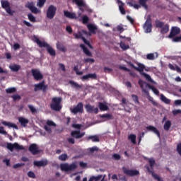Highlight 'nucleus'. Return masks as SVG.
Segmentation results:
<instances>
[{
	"label": "nucleus",
	"mask_w": 181,
	"mask_h": 181,
	"mask_svg": "<svg viewBox=\"0 0 181 181\" xmlns=\"http://www.w3.org/2000/svg\"><path fill=\"white\" fill-rule=\"evenodd\" d=\"M62 100V99L61 97L52 98V103L50 105L51 109L53 111L60 112L62 108V106L61 105Z\"/></svg>",
	"instance_id": "1"
},
{
	"label": "nucleus",
	"mask_w": 181,
	"mask_h": 181,
	"mask_svg": "<svg viewBox=\"0 0 181 181\" xmlns=\"http://www.w3.org/2000/svg\"><path fill=\"white\" fill-rule=\"evenodd\" d=\"M148 163L150 165V168L149 167L146 168L147 172H148L150 174L152 175V177H153V179L158 180V181H163V180H162V178L160 177V175H158L157 174H156L153 171V169L154 168V165L156 163V161L154 160V158H149L148 160Z\"/></svg>",
	"instance_id": "2"
},
{
	"label": "nucleus",
	"mask_w": 181,
	"mask_h": 181,
	"mask_svg": "<svg viewBox=\"0 0 181 181\" xmlns=\"http://www.w3.org/2000/svg\"><path fill=\"white\" fill-rule=\"evenodd\" d=\"M155 23H156V28L161 29L160 33H162V35H165V33H168V32H169L168 24H165V23L159 20H156Z\"/></svg>",
	"instance_id": "3"
},
{
	"label": "nucleus",
	"mask_w": 181,
	"mask_h": 181,
	"mask_svg": "<svg viewBox=\"0 0 181 181\" xmlns=\"http://www.w3.org/2000/svg\"><path fill=\"white\" fill-rule=\"evenodd\" d=\"M61 168L62 171L64 172H72L74 171L76 168H78V165L76 163L69 164V163H62L61 165H59Z\"/></svg>",
	"instance_id": "4"
},
{
	"label": "nucleus",
	"mask_w": 181,
	"mask_h": 181,
	"mask_svg": "<svg viewBox=\"0 0 181 181\" xmlns=\"http://www.w3.org/2000/svg\"><path fill=\"white\" fill-rule=\"evenodd\" d=\"M143 28L146 33H151L152 32V18H151V15L147 16Z\"/></svg>",
	"instance_id": "5"
},
{
	"label": "nucleus",
	"mask_w": 181,
	"mask_h": 181,
	"mask_svg": "<svg viewBox=\"0 0 181 181\" xmlns=\"http://www.w3.org/2000/svg\"><path fill=\"white\" fill-rule=\"evenodd\" d=\"M6 148L11 152L13 151V149H16L17 151H24L25 150V148L23 147V146L20 145L18 143H14L13 144H12L11 143H8V144H7Z\"/></svg>",
	"instance_id": "6"
},
{
	"label": "nucleus",
	"mask_w": 181,
	"mask_h": 181,
	"mask_svg": "<svg viewBox=\"0 0 181 181\" xmlns=\"http://www.w3.org/2000/svg\"><path fill=\"white\" fill-rule=\"evenodd\" d=\"M146 2H148V0H139V4H132V2H129V6H133L135 9H139L141 8V6L146 8L148 9V5L146 4Z\"/></svg>",
	"instance_id": "7"
},
{
	"label": "nucleus",
	"mask_w": 181,
	"mask_h": 181,
	"mask_svg": "<svg viewBox=\"0 0 181 181\" xmlns=\"http://www.w3.org/2000/svg\"><path fill=\"white\" fill-rule=\"evenodd\" d=\"M56 11H57L56 6L53 5L49 6L47 11V18H48V19H53L56 15Z\"/></svg>",
	"instance_id": "8"
},
{
	"label": "nucleus",
	"mask_w": 181,
	"mask_h": 181,
	"mask_svg": "<svg viewBox=\"0 0 181 181\" xmlns=\"http://www.w3.org/2000/svg\"><path fill=\"white\" fill-rule=\"evenodd\" d=\"M71 112H72L74 115L76 114H82L84 112V110L83 109V103H78V104L76 105V107H74L73 109H70Z\"/></svg>",
	"instance_id": "9"
},
{
	"label": "nucleus",
	"mask_w": 181,
	"mask_h": 181,
	"mask_svg": "<svg viewBox=\"0 0 181 181\" xmlns=\"http://www.w3.org/2000/svg\"><path fill=\"white\" fill-rule=\"evenodd\" d=\"M138 84H139L141 91H143V93H148V91L146 90L147 88H151V86H153L141 79H139V81H138Z\"/></svg>",
	"instance_id": "10"
},
{
	"label": "nucleus",
	"mask_w": 181,
	"mask_h": 181,
	"mask_svg": "<svg viewBox=\"0 0 181 181\" xmlns=\"http://www.w3.org/2000/svg\"><path fill=\"white\" fill-rule=\"evenodd\" d=\"M123 173L126 174L129 177H135L139 175V171L136 170H129L123 168Z\"/></svg>",
	"instance_id": "11"
},
{
	"label": "nucleus",
	"mask_w": 181,
	"mask_h": 181,
	"mask_svg": "<svg viewBox=\"0 0 181 181\" xmlns=\"http://www.w3.org/2000/svg\"><path fill=\"white\" fill-rule=\"evenodd\" d=\"M81 80L82 81H88L90 80H97V74H88L86 75H83L81 77Z\"/></svg>",
	"instance_id": "12"
},
{
	"label": "nucleus",
	"mask_w": 181,
	"mask_h": 181,
	"mask_svg": "<svg viewBox=\"0 0 181 181\" xmlns=\"http://www.w3.org/2000/svg\"><path fill=\"white\" fill-rule=\"evenodd\" d=\"M85 109L89 114H98L99 112V109H98V107H94V106L90 104L86 105Z\"/></svg>",
	"instance_id": "13"
},
{
	"label": "nucleus",
	"mask_w": 181,
	"mask_h": 181,
	"mask_svg": "<svg viewBox=\"0 0 181 181\" xmlns=\"http://www.w3.org/2000/svg\"><path fill=\"white\" fill-rule=\"evenodd\" d=\"M85 136V132H80V130H74L71 132V136L75 139H80Z\"/></svg>",
	"instance_id": "14"
},
{
	"label": "nucleus",
	"mask_w": 181,
	"mask_h": 181,
	"mask_svg": "<svg viewBox=\"0 0 181 181\" xmlns=\"http://www.w3.org/2000/svg\"><path fill=\"white\" fill-rule=\"evenodd\" d=\"M135 70L139 71L140 74L143 76L144 78H146V81H148L152 83H155L154 81L152 80L151 76L149 74H147L145 72H144V69H136Z\"/></svg>",
	"instance_id": "15"
},
{
	"label": "nucleus",
	"mask_w": 181,
	"mask_h": 181,
	"mask_svg": "<svg viewBox=\"0 0 181 181\" xmlns=\"http://www.w3.org/2000/svg\"><path fill=\"white\" fill-rule=\"evenodd\" d=\"M31 73L33 74V76L34 77V79L37 81H39L43 78L42 74L37 69H33L31 70Z\"/></svg>",
	"instance_id": "16"
},
{
	"label": "nucleus",
	"mask_w": 181,
	"mask_h": 181,
	"mask_svg": "<svg viewBox=\"0 0 181 181\" xmlns=\"http://www.w3.org/2000/svg\"><path fill=\"white\" fill-rule=\"evenodd\" d=\"M57 127V124L54 123L52 120H47L46 122V132L51 133L52 132V128Z\"/></svg>",
	"instance_id": "17"
},
{
	"label": "nucleus",
	"mask_w": 181,
	"mask_h": 181,
	"mask_svg": "<svg viewBox=\"0 0 181 181\" xmlns=\"http://www.w3.org/2000/svg\"><path fill=\"white\" fill-rule=\"evenodd\" d=\"M28 151H30V152L33 153V156L38 154L40 152L38 146H37L36 144H30V147H28Z\"/></svg>",
	"instance_id": "18"
},
{
	"label": "nucleus",
	"mask_w": 181,
	"mask_h": 181,
	"mask_svg": "<svg viewBox=\"0 0 181 181\" xmlns=\"http://www.w3.org/2000/svg\"><path fill=\"white\" fill-rule=\"evenodd\" d=\"M25 8H28V9H30V11H31L33 13H39V10L37 9V8L35 7V4H33V2H28L25 4Z\"/></svg>",
	"instance_id": "19"
},
{
	"label": "nucleus",
	"mask_w": 181,
	"mask_h": 181,
	"mask_svg": "<svg viewBox=\"0 0 181 181\" xmlns=\"http://www.w3.org/2000/svg\"><path fill=\"white\" fill-rule=\"evenodd\" d=\"M179 33H180V28L178 27H173L168 37L172 39V37H175V36H176V35H179Z\"/></svg>",
	"instance_id": "20"
},
{
	"label": "nucleus",
	"mask_w": 181,
	"mask_h": 181,
	"mask_svg": "<svg viewBox=\"0 0 181 181\" xmlns=\"http://www.w3.org/2000/svg\"><path fill=\"white\" fill-rule=\"evenodd\" d=\"M46 86L45 85V81L40 82V83H36L34 85V91L37 92L38 90H45Z\"/></svg>",
	"instance_id": "21"
},
{
	"label": "nucleus",
	"mask_w": 181,
	"mask_h": 181,
	"mask_svg": "<svg viewBox=\"0 0 181 181\" xmlns=\"http://www.w3.org/2000/svg\"><path fill=\"white\" fill-rule=\"evenodd\" d=\"M64 15L66 18H68L69 19H77V16L75 13H71L69 11H64Z\"/></svg>",
	"instance_id": "22"
},
{
	"label": "nucleus",
	"mask_w": 181,
	"mask_h": 181,
	"mask_svg": "<svg viewBox=\"0 0 181 181\" xmlns=\"http://www.w3.org/2000/svg\"><path fill=\"white\" fill-rule=\"evenodd\" d=\"M18 122L23 127L26 128L28 124H29V119L24 118L23 117H18Z\"/></svg>",
	"instance_id": "23"
},
{
	"label": "nucleus",
	"mask_w": 181,
	"mask_h": 181,
	"mask_svg": "<svg viewBox=\"0 0 181 181\" xmlns=\"http://www.w3.org/2000/svg\"><path fill=\"white\" fill-rule=\"evenodd\" d=\"M46 49L47 53L52 57H56V50L53 49L49 44H46Z\"/></svg>",
	"instance_id": "24"
},
{
	"label": "nucleus",
	"mask_w": 181,
	"mask_h": 181,
	"mask_svg": "<svg viewBox=\"0 0 181 181\" xmlns=\"http://www.w3.org/2000/svg\"><path fill=\"white\" fill-rule=\"evenodd\" d=\"M80 47L82 49L83 53L86 55L88 56L89 57H91L93 56V53L88 50V48L84 45V44H81Z\"/></svg>",
	"instance_id": "25"
},
{
	"label": "nucleus",
	"mask_w": 181,
	"mask_h": 181,
	"mask_svg": "<svg viewBox=\"0 0 181 181\" xmlns=\"http://www.w3.org/2000/svg\"><path fill=\"white\" fill-rule=\"evenodd\" d=\"M146 129H147V130H149V131H151V132H153V133H155L156 135L158 136V138H160V131H158V130L157 129V128L155 127L154 126H148V127H146Z\"/></svg>",
	"instance_id": "26"
},
{
	"label": "nucleus",
	"mask_w": 181,
	"mask_h": 181,
	"mask_svg": "<svg viewBox=\"0 0 181 181\" xmlns=\"http://www.w3.org/2000/svg\"><path fill=\"white\" fill-rule=\"evenodd\" d=\"M1 124L4 125L6 127H8V128H14L16 130L18 129V127L16 124L11 123L10 122L3 121V122H1Z\"/></svg>",
	"instance_id": "27"
},
{
	"label": "nucleus",
	"mask_w": 181,
	"mask_h": 181,
	"mask_svg": "<svg viewBox=\"0 0 181 181\" xmlns=\"http://www.w3.org/2000/svg\"><path fill=\"white\" fill-rule=\"evenodd\" d=\"M33 40L35 43H37V45H39V47H46V42L40 41L37 37L34 36Z\"/></svg>",
	"instance_id": "28"
},
{
	"label": "nucleus",
	"mask_w": 181,
	"mask_h": 181,
	"mask_svg": "<svg viewBox=\"0 0 181 181\" xmlns=\"http://www.w3.org/2000/svg\"><path fill=\"white\" fill-rule=\"evenodd\" d=\"M158 52L147 54L146 59L147 60H155V59H158Z\"/></svg>",
	"instance_id": "29"
},
{
	"label": "nucleus",
	"mask_w": 181,
	"mask_h": 181,
	"mask_svg": "<svg viewBox=\"0 0 181 181\" xmlns=\"http://www.w3.org/2000/svg\"><path fill=\"white\" fill-rule=\"evenodd\" d=\"M98 108L100 111H108L109 107L105 103H98Z\"/></svg>",
	"instance_id": "30"
},
{
	"label": "nucleus",
	"mask_w": 181,
	"mask_h": 181,
	"mask_svg": "<svg viewBox=\"0 0 181 181\" xmlns=\"http://www.w3.org/2000/svg\"><path fill=\"white\" fill-rule=\"evenodd\" d=\"M57 49L63 53H66V52H67L66 47H64V45L60 42L57 43Z\"/></svg>",
	"instance_id": "31"
},
{
	"label": "nucleus",
	"mask_w": 181,
	"mask_h": 181,
	"mask_svg": "<svg viewBox=\"0 0 181 181\" xmlns=\"http://www.w3.org/2000/svg\"><path fill=\"white\" fill-rule=\"evenodd\" d=\"M92 141V142H100V138L98 135H90L88 137V141Z\"/></svg>",
	"instance_id": "32"
},
{
	"label": "nucleus",
	"mask_w": 181,
	"mask_h": 181,
	"mask_svg": "<svg viewBox=\"0 0 181 181\" xmlns=\"http://www.w3.org/2000/svg\"><path fill=\"white\" fill-rule=\"evenodd\" d=\"M117 4H120L121 5L119 6V11L121 12L122 15H125V8H124V4L121 1V0H117Z\"/></svg>",
	"instance_id": "33"
},
{
	"label": "nucleus",
	"mask_w": 181,
	"mask_h": 181,
	"mask_svg": "<svg viewBox=\"0 0 181 181\" xmlns=\"http://www.w3.org/2000/svg\"><path fill=\"white\" fill-rule=\"evenodd\" d=\"M87 28L91 33H95V30H97V26L93 24H88Z\"/></svg>",
	"instance_id": "34"
},
{
	"label": "nucleus",
	"mask_w": 181,
	"mask_h": 181,
	"mask_svg": "<svg viewBox=\"0 0 181 181\" xmlns=\"http://www.w3.org/2000/svg\"><path fill=\"white\" fill-rule=\"evenodd\" d=\"M160 100L165 104H170L171 100L167 98L163 94L160 95Z\"/></svg>",
	"instance_id": "35"
},
{
	"label": "nucleus",
	"mask_w": 181,
	"mask_h": 181,
	"mask_svg": "<svg viewBox=\"0 0 181 181\" xmlns=\"http://www.w3.org/2000/svg\"><path fill=\"white\" fill-rule=\"evenodd\" d=\"M172 127V122L170 120H168L167 122H165L164 124V130L165 131H169L170 128Z\"/></svg>",
	"instance_id": "36"
},
{
	"label": "nucleus",
	"mask_w": 181,
	"mask_h": 181,
	"mask_svg": "<svg viewBox=\"0 0 181 181\" xmlns=\"http://www.w3.org/2000/svg\"><path fill=\"white\" fill-rule=\"evenodd\" d=\"M72 2L76 4L80 7L86 6V4H84V1L83 0H72Z\"/></svg>",
	"instance_id": "37"
},
{
	"label": "nucleus",
	"mask_w": 181,
	"mask_h": 181,
	"mask_svg": "<svg viewBox=\"0 0 181 181\" xmlns=\"http://www.w3.org/2000/svg\"><path fill=\"white\" fill-rule=\"evenodd\" d=\"M128 139L131 141L132 144H136V135H134V134L129 135Z\"/></svg>",
	"instance_id": "38"
},
{
	"label": "nucleus",
	"mask_w": 181,
	"mask_h": 181,
	"mask_svg": "<svg viewBox=\"0 0 181 181\" xmlns=\"http://www.w3.org/2000/svg\"><path fill=\"white\" fill-rule=\"evenodd\" d=\"M67 158H69V156L66 153L61 154L58 156L59 160H61L62 162L66 161Z\"/></svg>",
	"instance_id": "39"
},
{
	"label": "nucleus",
	"mask_w": 181,
	"mask_h": 181,
	"mask_svg": "<svg viewBox=\"0 0 181 181\" xmlns=\"http://www.w3.org/2000/svg\"><path fill=\"white\" fill-rule=\"evenodd\" d=\"M1 6L4 9H6V8H9L10 4L8 1H1Z\"/></svg>",
	"instance_id": "40"
},
{
	"label": "nucleus",
	"mask_w": 181,
	"mask_h": 181,
	"mask_svg": "<svg viewBox=\"0 0 181 181\" xmlns=\"http://www.w3.org/2000/svg\"><path fill=\"white\" fill-rule=\"evenodd\" d=\"M17 91V88L15 87L9 88L6 89V93L8 94H11L16 93Z\"/></svg>",
	"instance_id": "41"
},
{
	"label": "nucleus",
	"mask_w": 181,
	"mask_h": 181,
	"mask_svg": "<svg viewBox=\"0 0 181 181\" xmlns=\"http://www.w3.org/2000/svg\"><path fill=\"white\" fill-rule=\"evenodd\" d=\"M33 165L37 168H40V167L45 166V162L44 161H34Z\"/></svg>",
	"instance_id": "42"
},
{
	"label": "nucleus",
	"mask_w": 181,
	"mask_h": 181,
	"mask_svg": "<svg viewBox=\"0 0 181 181\" xmlns=\"http://www.w3.org/2000/svg\"><path fill=\"white\" fill-rule=\"evenodd\" d=\"M69 83L71 85H72V86L74 88H81V86L77 82H75V81H70Z\"/></svg>",
	"instance_id": "43"
},
{
	"label": "nucleus",
	"mask_w": 181,
	"mask_h": 181,
	"mask_svg": "<svg viewBox=\"0 0 181 181\" xmlns=\"http://www.w3.org/2000/svg\"><path fill=\"white\" fill-rule=\"evenodd\" d=\"M100 118H107V120L112 119L113 117L112 115L105 114V115H100Z\"/></svg>",
	"instance_id": "44"
},
{
	"label": "nucleus",
	"mask_w": 181,
	"mask_h": 181,
	"mask_svg": "<svg viewBox=\"0 0 181 181\" xmlns=\"http://www.w3.org/2000/svg\"><path fill=\"white\" fill-rule=\"evenodd\" d=\"M89 21H90V18H88V16H82V23H83V25H86V23H88Z\"/></svg>",
	"instance_id": "45"
},
{
	"label": "nucleus",
	"mask_w": 181,
	"mask_h": 181,
	"mask_svg": "<svg viewBox=\"0 0 181 181\" xmlns=\"http://www.w3.org/2000/svg\"><path fill=\"white\" fill-rule=\"evenodd\" d=\"M130 66L132 67V69H145V65L143 64L139 63L137 64L138 67L134 66V64H131Z\"/></svg>",
	"instance_id": "46"
},
{
	"label": "nucleus",
	"mask_w": 181,
	"mask_h": 181,
	"mask_svg": "<svg viewBox=\"0 0 181 181\" xmlns=\"http://www.w3.org/2000/svg\"><path fill=\"white\" fill-rule=\"evenodd\" d=\"M120 47L122 50H128V49H129V45H125V42H120Z\"/></svg>",
	"instance_id": "47"
},
{
	"label": "nucleus",
	"mask_w": 181,
	"mask_h": 181,
	"mask_svg": "<svg viewBox=\"0 0 181 181\" xmlns=\"http://www.w3.org/2000/svg\"><path fill=\"white\" fill-rule=\"evenodd\" d=\"M151 90H152L153 93L156 94V95H160V91L156 88L154 86H150Z\"/></svg>",
	"instance_id": "48"
},
{
	"label": "nucleus",
	"mask_w": 181,
	"mask_h": 181,
	"mask_svg": "<svg viewBox=\"0 0 181 181\" xmlns=\"http://www.w3.org/2000/svg\"><path fill=\"white\" fill-rule=\"evenodd\" d=\"M38 2L37 4V6H38L39 8H42L44 6L45 3L46 2V0H37Z\"/></svg>",
	"instance_id": "49"
},
{
	"label": "nucleus",
	"mask_w": 181,
	"mask_h": 181,
	"mask_svg": "<svg viewBox=\"0 0 181 181\" xmlns=\"http://www.w3.org/2000/svg\"><path fill=\"white\" fill-rule=\"evenodd\" d=\"M122 70H123V71H129L130 76H132V77H134H134H136V72H134V71H130V69H122Z\"/></svg>",
	"instance_id": "50"
},
{
	"label": "nucleus",
	"mask_w": 181,
	"mask_h": 181,
	"mask_svg": "<svg viewBox=\"0 0 181 181\" xmlns=\"http://www.w3.org/2000/svg\"><path fill=\"white\" fill-rule=\"evenodd\" d=\"M28 18L29 21H30V22H36V18H35V16H33V13H29L28 15Z\"/></svg>",
	"instance_id": "51"
},
{
	"label": "nucleus",
	"mask_w": 181,
	"mask_h": 181,
	"mask_svg": "<svg viewBox=\"0 0 181 181\" xmlns=\"http://www.w3.org/2000/svg\"><path fill=\"white\" fill-rule=\"evenodd\" d=\"M28 177H30V178H33V179L36 178V175L33 171H30V172L28 173Z\"/></svg>",
	"instance_id": "52"
},
{
	"label": "nucleus",
	"mask_w": 181,
	"mask_h": 181,
	"mask_svg": "<svg viewBox=\"0 0 181 181\" xmlns=\"http://www.w3.org/2000/svg\"><path fill=\"white\" fill-rule=\"evenodd\" d=\"M25 163H16L13 165V169H18V168H21L24 166Z\"/></svg>",
	"instance_id": "53"
},
{
	"label": "nucleus",
	"mask_w": 181,
	"mask_h": 181,
	"mask_svg": "<svg viewBox=\"0 0 181 181\" xmlns=\"http://www.w3.org/2000/svg\"><path fill=\"white\" fill-rule=\"evenodd\" d=\"M132 100H134V103L136 104L139 103V98L136 95H132Z\"/></svg>",
	"instance_id": "54"
},
{
	"label": "nucleus",
	"mask_w": 181,
	"mask_h": 181,
	"mask_svg": "<svg viewBox=\"0 0 181 181\" xmlns=\"http://www.w3.org/2000/svg\"><path fill=\"white\" fill-rule=\"evenodd\" d=\"M72 127L76 129L80 130L81 129V127H82V125L79 124H72Z\"/></svg>",
	"instance_id": "55"
},
{
	"label": "nucleus",
	"mask_w": 181,
	"mask_h": 181,
	"mask_svg": "<svg viewBox=\"0 0 181 181\" xmlns=\"http://www.w3.org/2000/svg\"><path fill=\"white\" fill-rule=\"evenodd\" d=\"M0 134L1 135H8V132L4 129V127H0Z\"/></svg>",
	"instance_id": "56"
},
{
	"label": "nucleus",
	"mask_w": 181,
	"mask_h": 181,
	"mask_svg": "<svg viewBox=\"0 0 181 181\" xmlns=\"http://www.w3.org/2000/svg\"><path fill=\"white\" fill-rule=\"evenodd\" d=\"M5 11L7 13H9L11 16L13 15V11L11 9V6L5 8Z\"/></svg>",
	"instance_id": "57"
},
{
	"label": "nucleus",
	"mask_w": 181,
	"mask_h": 181,
	"mask_svg": "<svg viewBox=\"0 0 181 181\" xmlns=\"http://www.w3.org/2000/svg\"><path fill=\"white\" fill-rule=\"evenodd\" d=\"M85 63H94V62H95V60H94V59L93 58H86L84 59Z\"/></svg>",
	"instance_id": "58"
},
{
	"label": "nucleus",
	"mask_w": 181,
	"mask_h": 181,
	"mask_svg": "<svg viewBox=\"0 0 181 181\" xmlns=\"http://www.w3.org/2000/svg\"><path fill=\"white\" fill-rule=\"evenodd\" d=\"M112 158L115 160H119L121 159V156H119V154H113Z\"/></svg>",
	"instance_id": "59"
},
{
	"label": "nucleus",
	"mask_w": 181,
	"mask_h": 181,
	"mask_svg": "<svg viewBox=\"0 0 181 181\" xmlns=\"http://www.w3.org/2000/svg\"><path fill=\"white\" fill-rule=\"evenodd\" d=\"M177 153H179L180 156H181V143L177 144Z\"/></svg>",
	"instance_id": "60"
},
{
	"label": "nucleus",
	"mask_w": 181,
	"mask_h": 181,
	"mask_svg": "<svg viewBox=\"0 0 181 181\" xmlns=\"http://www.w3.org/2000/svg\"><path fill=\"white\" fill-rule=\"evenodd\" d=\"M12 98H13V101H16L18 100L21 99V95H12Z\"/></svg>",
	"instance_id": "61"
},
{
	"label": "nucleus",
	"mask_w": 181,
	"mask_h": 181,
	"mask_svg": "<svg viewBox=\"0 0 181 181\" xmlns=\"http://www.w3.org/2000/svg\"><path fill=\"white\" fill-rule=\"evenodd\" d=\"M98 150H99V148L98 147L94 146V147H92V148H89V152L93 153L94 151H97Z\"/></svg>",
	"instance_id": "62"
},
{
	"label": "nucleus",
	"mask_w": 181,
	"mask_h": 181,
	"mask_svg": "<svg viewBox=\"0 0 181 181\" xmlns=\"http://www.w3.org/2000/svg\"><path fill=\"white\" fill-rule=\"evenodd\" d=\"M172 114H173V115L181 114V110H174L173 111H172Z\"/></svg>",
	"instance_id": "63"
},
{
	"label": "nucleus",
	"mask_w": 181,
	"mask_h": 181,
	"mask_svg": "<svg viewBox=\"0 0 181 181\" xmlns=\"http://www.w3.org/2000/svg\"><path fill=\"white\" fill-rule=\"evenodd\" d=\"M173 40L175 42H181V35L180 36H177L175 37H174L173 39Z\"/></svg>",
	"instance_id": "64"
}]
</instances>
